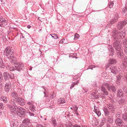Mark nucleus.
Segmentation results:
<instances>
[{"label": "nucleus", "instance_id": "obj_1", "mask_svg": "<svg viewBox=\"0 0 127 127\" xmlns=\"http://www.w3.org/2000/svg\"><path fill=\"white\" fill-rule=\"evenodd\" d=\"M112 36L113 37V46L115 48L117 56H123V53L121 49L122 45L121 44V40L119 39H122L125 38L126 32L124 31L122 32L118 31L114 28L112 31Z\"/></svg>", "mask_w": 127, "mask_h": 127}, {"label": "nucleus", "instance_id": "obj_2", "mask_svg": "<svg viewBox=\"0 0 127 127\" xmlns=\"http://www.w3.org/2000/svg\"><path fill=\"white\" fill-rule=\"evenodd\" d=\"M14 108L15 112L20 117H24L26 116L27 109L17 106H15Z\"/></svg>", "mask_w": 127, "mask_h": 127}, {"label": "nucleus", "instance_id": "obj_3", "mask_svg": "<svg viewBox=\"0 0 127 127\" xmlns=\"http://www.w3.org/2000/svg\"><path fill=\"white\" fill-rule=\"evenodd\" d=\"M103 85L106 86V87L107 88V90L109 91L114 93H116L117 90L113 85H110L108 83H103Z\"/></svg>", "mask_w": 127, "mask_h": 127}, {"label": "nucleus", "instance_id": "obj_4", "mask_svg": "<svg viewBox=\"0 0 127 127\" xmlns=\"http://www.w3.org/2000/svg\"><path fill=\"white\" fill-rule=\"evenodd\" d=\"M3 54L5 56L14 55V50L11 49L10 47H7L4 50Z\"/></svg>", "mask_w": 127, "mask_h": 127}, {"label": "nucleus", "instance_id": "obj_5", "mask_svg": "<svg viewBox=\"0 0 127 127\" xmlns=\"http://www.w3.org/2000/svg\"><path fill=\"white\" fill-rule=\"evenodd\" d=\"M107 106L110 112L111 113H115L116 107L115 105L112 103L107 104Z\"/></svg>", "mask_w": 127, "mask_h": 127}, {"label": "nucleus", "instance_id": "obj_6", "mask_svg": "<svg viewBox=\"0 0 127 127\" xmlns=\"http://www.w3.org/2000/svg\"><path fill=\"white\" fill-rule=\"evenodd\" d=\"M3 76L5 80H6L9 79H13L14 78V74H10L7 72H5L3 73Z\"/></svg>", "mask_w": 127, "mask_h": 127}, {"label": "nucleus", "instance_id": "obj_7", "mask_svg": "<svg viewBox=\"0 0 127 127\" xmlns=\"http://www.w3.org/2000/svg\"><path fill=\"white\" fill-rule=\"evenodd\" d=\"M14 66L16 70H18L19 71H21V70H22L24 67V64L21 62L15 63Z\"/></svg>", "mask_w": 127, "mask_h": 127}, {"label": "nucleus", "instance_id": "obj_8", "mask_svg": "<svg viewBox=\"0 0 127 127\" xmlns=\"http://www.w3.org/2000/svg\"><path fill=\"white\" fill-rule=\"evenodd\" d=\"M15 101L18 104L21 106H23L25 104V101L24 99L19 97L15 98Z\"/></svg>", "mask_w": 127, "mask_h": 127}, {"label": "nucleus", "instance_id": "obj_9", "mask_svg": "<svg viewBox=\"0 0 127 127\" xmlns=\"http://www.w3.org/2000/svg\"><path fill=\"white\" fill-rule=\"evenodd\" d=\"M115 122L117 126L121 127H123L125 125L122 119L119 118H117L115 120Z\"/></svg>", "mask_w": 127, "mask_h": 127}, {"label": "nucleus", "instance_id": "obj_10", "mask_svg": "<svg viewBox=\"0 0 127 127\" xmlns=\"http://www.w3.org/2000/svg\"><path fill=\"white\" fill-rule=\"evenodd\" d=\"M113 118L112 116H108L107 118V122L108 124H107V127H110L111 125L113 122Z\"/></svg>", "mask_w": 127, "mask_h": 127}, {"label": "nucleus", "instance_id": "obj_11", "mask_svg": "<svg viewBox=\"0 0 127 127\" xmlns=\"http://www.w3.org/2000/svg\"><path fill=\"white\" fill-rule=\"evenodd\" d=\"M25 33L24 34L25 35V39L28 42L32 43V38L31 37L30 34L28 33H27L25 31H23Z\"/></svg>", "mask_w": 127, "mask_h": 127}, {"label": "nucleus", "instance_id": "obj_12", "mask_svg": "<svg viewBox=\"0 0 127 127\" xmlns=\"http://www.w3.org/2000/svg\"><path fill=\"white\" fill-rule=\"evenodd\" d=\"M127 24V22L126 21H122L119 23L117 25V27L119 30H120L123 28L124 26Z\"/></svg>", "mask_w": 127, "mask_h": 127}, {"label": "nucleus", "instance_id": "obj_13", "mask_svg": "<svg viewBox=\"0 0 127 127\" xmlns=\"http://www.w3.org/2000/svg\"><path fill=\"white\" fill-rule=\"evenodd\" d=\"M109 53V56H113L114 55V49L112 46L109 45L107 47Z\"/></svg>", "mask_w": 127, "mask_h": 127}, {"label": "nucleus", "instance_id": "obj_14", "mask_svg": "<svg viewBox=\"0 0 127 127\" xmlns=\"http://www.w3.org/2000/svg\"><path fill=\"white\" fill-rule=\"evenodd\" d=\"M125 94L124 93L122 90H119L117 92V96L118 97H123L125 96Z\"/></svg>", "mask_w": 127, "mask_h": 127}, {"label": "nucleus", "instance_id": "obj_15", "mask_svg": "<svg viewBox=\"0 0 127 127\" xmlns=\"http://www.w3.org/2000/svg\"><path fill=\"white\" fill-rule=\"evenodd\" d=\"M10 84H11L9 83H6V84L4 86V89L5 90V92H6V93H8L9 92V90L10 88Z\"/></svg>", "mask_w": 127, "mask_h": 127}, {"label": "nucleus", "instance_id": "obj_16", "mask_svg": "<svg viewBox=\"0 0 127 127\" xmlns=\"http://www.w3.org/2000/svg\"><path fill=\"white\" fill-rule=\"evenodd\" d=\"M6 105L8 108L9 109L11 112L13 113L15 112V110L13 106L9 103L7 104Z\"/></svg>", "mask_w": 127, "mask_h": 127}, {"label": "nucleus", "instance_id": "obj_17", "mask_svg": "<svg viewBox=\"0 0 127 127\" xmlns=\"http://www.w3.org/2000/svg\"><path fill=\"white\" fill-rule=\"evenodd\" d=\"M10 126L11 127H18L17 122L15 120H13L10 123Z\"/></svg>", "mask_w": 127, "mask_h": 127}, {"label": "nucleus", "instance_id": "obj_18", "mask_svg": "<svg viewBox=\"0 0 127 127\" xmlns=\"http://www.w3.org/2000/svg\"><path fill=\"white\" fill-rule=\"evenodd\" d=\"M116 62V60L114 59H110L109 60V63L107 64L106 65V66L107 68L109 67V66H110V64H114Z\"/></svg>", "mask_w": 127, "mask_h": 127}, {"label": "nucleus", "instance_id": "obj_19", "mask_svg": "<svg viewBox=\"0 0 127 127\" xmlns=\"http://www.w3.org/2000/svg\"><path fill=\"white\" fill-rule=\"evenodd\" d=\"M118 18L119 17L117 15H114L113 16V19L110 21V22L111 24H112L115 23L116 22V20L118 19Z\"/></svg>", "mask_w": 127, "mask_h": 127}, {"label": "nucleus", "instance_id": "obj_20", "mask_svg": "<svg viewBox=\"0 0 127 127\" xmlns=\"http://www.w3.org/2000/svg\"><path fill=\"white\" fill-rule=\"evenodd\" d=\"M0 99L2 101L5 103H7L8 102V98L5 96H2L0 97Z\"/></svg>", "mask_w": 127, "mask_h": 127}, {"label": "nucleus", "instance_id": "obj_21", "mask_svg": "<svg viewBox=\"0 0 127 127\" xmlns=\"http://www.w3.org/2000/svg\"><path fill=\"white\" fill-rule=\"evenodd\" d=\"M7 58L10 60V62L12 63H15L16 61V58L13 56H6Z\"/></svg>", "mask_w": 127, "mask_h": 127}, {"label": "nucleus", "instance_id": "obj_22", "mask_svg": "<svg viewBox=\"0 0 127 127\" xmlns=\"http://www.w3.org/2000/svg\"><path fill=\"white\" fill-rule=\"evenodd\" d=\"M111 71L114 74H116L117 71L116 67L115 66H111L110 67Z\"/></svg>", "mask_w": 127, "mask_h": 127}, {"label": "nucleus", "instance_id": "obj_23", "mask_svg": "<svg viewBox=\"0 0 127 127\" xmlns=\"http://www.w3.org/2000/svg\"><path fill=\"white\" fill-rule=\"evenodd\" d=\"M127 67V62L124 61L122 63L121 65V68L122 69H124L126 68Z\"/></svg>", "mask_w": 127, "mask_h": 127}, {"label": "nucleus", "instance_id": "obj_24", "mask_svg": "<svg viewBox=\"0 0 127 127\" xmlns=\"http://www.w3.org/2000/svg\"><path fill=\"white\" fill-rule=\"evenodd\" d=\"M127 101L125 99H123L121 97V99L118 101V102L119 104L120 105H123L126 104Z\"/></svg>", "mask_w": 127, "mask_h": 127}, {"label": "nucleus", "instance_id": "obj_25", "mask_svg": "<svg viewBox=\"0 0 127 127\" xmlns=\"http://www.w3.org/2000/svg\"><path fill=\"white\" fill-rule=\"evenodd\" d=\"M23 125H28L30 123V121L29 119L25 118L23 121Z\"/></svg>", "mask_w": 127, "mask_h": 127}, {"label": "nucleus", "instance_id": "obj_26", "mask_svg": "<svg viewBox=\"0 0 127 127\" xmlns=\"http://www.w3.org/2000/svg\"><path fill=\"white\" fill-rule=\"evenodd\" d=\"M96 93H94L91 94V97L92 98H94L95 99H97L99 98V95H95Z\"/></svg>", "mask_w": 127, "mask_h": 127}, {"label": "nucleus", "instance_id": "obj_27", "mask_svg": "<svg viewBox=\"0 0 127 127\" xmlns=\"http://www.w3.org/2000/svg\"><path fill=\"white\" fill-rule=\"evenodd\" d=\"M122 14L126 15L127 14V6H125V7L124 8L122 11Z\"/></svg>", "mask_w": 127, "mask_h": 127}, {"label": "nucleus", "instance_id": "obj_28", "mask_svg": "<svg viewBox=\"0 0 127 127\" xmlns=\"http://www.w3.org/2000/svg\"><path fill=\"white\" fill-rule=\"evenodd\" d=\"M65 103V102L64 99L62 98L59 99L58 101V103L59 104H63Z\"/></svg>", "mask_w": 127, "mask_h": 127}, {"label": "nucleus", "instance_id": "obj_29", "mask_svg": "<svg viewBox=\"0 0 127 127\" xmlns=\"http://www.w3.org/2000/svg\"><path fill=\"white\" fill-rule=\"evenodd\" d=\"M122 119L126 122H127V113H125L122 115Z\"/></svg>", "mask_w": 127, "mask_h": 127}, {"label": "nucleus", "instance_id": "obj_30", "mask_svg": "<svg viewBox=\"0 0 127 127\" xmlns=\"http://www.w3.org/2000/svg\"><path fill=\"white\" fill-rule=\"evenodd\" d=\"M122 79L124 81L127 83V73H125L123 75Z\"/></svg>", "mask_w": 127, "mask_h": 127}, {"label": "nucleus", "instance_id": "obj_31", "mask_svg": "<svg viewBox=\"0 0 127 127\" xmlns=\"http://www.w3.org/2000/svg\"><path fill=\"white\" fill-rule=\"evenodd\" d=\"M73 107L74 108V111L75 112V114H76V115L77 116H79V113H77V110L78 108V107H77V106L76 105L74 107Z\"/></svg>", "mask_w": 127, "mask_h": 127}, {"label": "nucleus", "instance_id": "obj_32", "mask_svg": "<svg viewBox=\"0 0 127 127\" xmlns=\"http://www.w3.org/2000/svg\"><path fill=\"white\" fill-rule=\"evenodd\" d=\"M79 83V81L77 80L76 81L73 83L72 84L70 87V89H71L72 88L74 87L76 85H77L78 83Z\"/></svg>", "mask_w": 127, "mask_h": 127}, {"label": "nucleus", "instance_id": "obj_33", "mask_svg": "<svg viewBox=\"0 0 127 127\" xmlns=\"http://www.w3.org/2000/svg\"><path fill=\"white\" fill-rule=\"evenodd\" d=\"M5 66V65L4 63H3L2 59L1 58H0V67L1 68H3Z\"/></svg>", "mask_w": 127, "mask_h": 127}, {"label": "nucleus", "instance_id": "obj_34", "mask_svg": "<svg viewBox=\"0 0 127 127\" xmlns=\"http://www.w3.org/2000/svg\"><path fill=\"white\" fill-rule=\"evenodd\" d=\"M51 37L54 39H59V38L57 36V34H50Z\"/></svg>", "mask_w": 127, "mask_h": 127}, {"label": "nucleus", "instance_id": "obj_35", "mask_svg": "<svg viewBox=\"0 0 127 127\" xmlns=\"http://www.w3.org/2000/svg\"><path fill=\"white\" fill-rule=\"evenodd\" d=\"M122 43L124 45L123 46V47H124V46H126V45H127V38L124 39L122 41Z\"/></svg>", "mask_w": 127, "mask_h": 127}, {"label": "nucleus", "instance_id": "obj_36", "mask_svg": "<svg viewBox=\"0 0 127 127\" xmlns=\"http://www.w3.org/2000/svg\"><path fill=\"white\" fill-rule=\"evenodd\" d=\"M30 109L32 112H34L35 111L34 106L33 105H32L30 106Z\"/></svg>", "mask_w": 127, "mask_h": 127}, {"label": "nucleus", "instance_id": "obj_37", "mask_svg": "<svg viewBox=\"0 0 127 127\" xmlns=\"http://www.w3.org/2000/svg\"><path fill=\"white\" fill-rule=\"evenodd\" d=\"M114 4V3L113 1H110L109 2L108 5L109 7L110 8H112Z\"/></svg>", "mask_w": 127, "mask_h": 127}, {"label": "nucleus", "instance_id": "obj_38", "mask_svg": "<svg viewBox=\"0 0 127 127\" xmlns=\"http://www.w3.org/2000/svg\"><path fill=\"white\" fill-rule=\"evenodd\" d=\"M11 95L12 97H17L18 96L17 94L15 92H13L11 93Z\"/></svg>", "mask_w": 127, "mask_h": 127}, {"label": "nucleus", "instance_id": "obj_39", "mask_svg": "<svg viewBox=\"0 0 127 127\" xmlns=\"http://www.w3.org/2000/svg\"><path fill=\"white\" fill-rule=\"evenodd\" d=\"M104 113L105 115H109L110 114V112L107 109H106L104 110Z\"/></svg>", "mask_w": 127, "mask_h": 127}, {"label": "nucleus", "instance_id": "obj_40", "mask_svg": "<svg viewBox=\"0 0 127 127\" xmlns=\"http://www.w3.org/2000/svg\"><path fill=\"white\" fill-rule=\"evenodd\" d=\"M122 76L120 75H118L117 76V81H120L122 78Z\"/></svg>", "mask_w": 127, "mask_h": 127}, {"label": "nucleus", "instance_id": "obj_41", "mask_svg": "<svg viewBox=\"0 0 127 127\" xmlns=\"http://www.w3.org/2000/svg\"><path fill=\"white\" fill-rule=\"evenodd\" d=\"M79 35L77 33L75 34L74 39L75 40H77V39L79 38Z\"/></svg>", "mask_w": 127, "mask_h": 127}, {"label": "nucleus", "instance_id": "obj_42", "mask_svg": "<svg viewBox=\"0 0 127 127\" xmlns=\"http://www.w3.org/2000/svg\"><path fill=\"white\" fill-rule=\"evenodd\" d=\"M122 115H121V113L119 112H117L116 114V116L117 117H118V118H121V116H122Z\"/></svg>", "mask_w": 127, "mask_h": 127}, {"label": "nucleus", "instance_id": "obj_43", "mask_svg": "<svg viewBox=\"0 0 127 127\" xmlns=\"http://www.w3.org/2000/svg\"><path fill=\"white\" fill-rule=\"evenodd\" d=\"M27 113H29V115L30 116H34V114L33 113L31 112L29 110L27 109Z\"/></svg>", "mask_w": 127, "mask_h": 127}, {"label": "nucleus", "instance_id": "obj_44", "mask_svg": "<svg viewBox=\"0 0 127 127\" xmlns=\"http://www.w3.org/2000/svg\"><path fill=\"white\" fill-rule=\"evenodd\" d=\"M56 96V94L55 93H53V94L51 95L50 96V98L51 99H53Z\"/></svg>", "mask_w": 127, "mask_h": 127}, {"label": "nucleus", "instance_id": "obj_45", "mask_svg": "<svg viewBox=\"0 0 127 127\" xmlns=\"http://www.w3.org/2000/svg\"><path fill=\"white\" fill-rule=\"evenodd\" d=\"M51 121L53 123V125L54 126H55L57 124L56 123V120L54 118H52Z\"/></svg>", "mask_w": 127, "mask_h": 127}, {"label": "nucleus", "instance_id": "obj_46", "mask_svg": "<svg viewBox=\"0 0 127 127\" xmlns=\"http://www.w3.org/2000/svg\"><path fill=\"white\" fill-rule=\"evenodd\" d=\"M9 70L10 71H13L16 70V68H14V67L13 66H11L9 68Z\"/></svg>", "mask_w": 127, "mask_h": 127}, {"label": "nucleus", "instance_id": "obj_47", "mask_svg": "<svg viewBox=\"0 0 127 127\" xmlns=\"http://www.w3.org/2000/svg\"><path fill=\"white\" fill-rule=\"evenodd\" d=\"M95 67V65H91L89 66L88 68L89 69H90L92 70L93 68Z\"/></svg>", "mask_w": 127, "mask_h": 127}, {"label": "nucleus", "instance_id": "obj_48", "mask_svg": "<svg viewBox=\"0 0 127 127\" xmlns=\"http://www.w3.org/2000/svg\"><path fill=\"white\" fill-rule=\"evenodd\" d=\"M99 97L102 98V99H105V96L103 94H101L100 95H99Z\"/></svg>", "mask_w": 127, "mask_h": 127}, {"label": "nucleus", "instance_id": "obj_49", "mask_svg": "<svg viewBox=\"0 0 127 127\" xmlns=\"http://www.w3.org/2000/svg\"><path fill=\"white\" fill-rule=\"evenodd\" d=\"M124 49L125 51L126 54L127 55V45L124 46Z\"/></svg>", "mask_w": 127, "mask_h": 127}, {"label": "nucleus", "instance_id": "obj_50", "mask_svg": "<svg viewBox=\"0 0 127 127\" xmlns=\"http://www.w3.org/2000/svg\"><path fill=\"white\" fill-rule=\"evenodd\" d=\"M62 44H66L67 43L66 42H65V39H64V38H63L62 39Z\"/></svg>", "mask_w": 127, "mask_h": 127}, {"label": "nucleus", "instance_id": "obj_51", "mask_svg": "<svg viewBox=\"0 0 127 127\" xmlns=\"http://www.w3.org/2000/svg\"><path fill=\"white\" fill-rule=\"evenodd\" d=\"M96 114L98 116H100L101 114V113L100 111L99 110H98L96 112Z\"/></svg>", "mask_w": 127, "mask_h": 127}, {"label": "nucleus", "instance_id": "obj_52", "mask_svg": "<svg viewBox=\"0 0 127 127\" xmlns=\"http://www.w3.org/2000/svg\"><path fill=\"white\" fill-rule=\"evenodd\" d=\"M4 105L1 103H0V108L3 110L4 109Z\"/></svg>", "mask_w": 127, "mask_h": 127}, {"label": "nucleus", "instance_id": "obj_53", "mask_svg": "<svg viewBox=\"0 0 127 127\" xmlns=\"http://www.w3.org/2000/svg\"><path fill=\"white\" fill-rule=\"evenodd\" d=\"M15 102H16L15 101L14 102L13 101H11L10 102L11 104H13V106L14 107L15 106H17V105H16Z\"/></svg>", "mask_w": 127, "mask_h": 127}, {"label": "nucleus", "instance_id": "obj_54", "mask_svg": "<svg viewBox=\"0 0 127 127\" xmlns=\"http://www.w3.org/2000/svg\"><path fill=\"white\" fill-rule=\"evenodd\" d=\"M105 87L103 85V86H102L101 87V91L102 92L104 91H105L106 89H105V88L104 87Z\"/></svg>", "mask_w": 127, "mask_h": 127}, {"label": "nucleus", "instance_id": "obj_55", "mask_svg": "<svg viewBox=\"0 0 127 127\" xmlns=\"http://www.w3.org/2000/svg\"><path fill=\"white\" fill-rule=\"evenodd\" d=\"M1 23L3 24V25H6L7 24V21L6 20H5L3 22V23L1 22Z\"/></svg>", "mask_w": 127, "mask_h": 127}, {"label": "nucleus", "instance_id": "obj_56", "mask_svg": "<svg viewBox=\"0 0 127 127\" xmlns=\"http://www.w3.org/2000/svg\"><path fill=\"white\" fill-rule=\"evenodd\" d=\"M102 76L103 77H106L107 76V73H106L105 72H103L102 73Z\"/></svg>", "mask_w": 127, "mask_h": 127}, {"label": "nucleus", "instance_id": "obj_57", "mask_svg": "<svg viewBox=\"0 0 127 127\" xmlns=\"http://www.w3.org/2000/svg\"><path fill=\"white\" fill-rule=\"evenodd\" d=\"M110 24H111V23L110 22V23H109L108 24H107L106 26V27L107 28H110L111 26V25H110ZM112 24H111L112 25Z\"/></svg>", "mask_w": 127, "mask_h": 127}, {"label": "nucleus", "instance_id": "obj_58", "mask_svg": "<svg viewBox=\"0 0 127 127\" xmlns=\"http://www.w3.org/2000/svg\"><path fill=\"white\" fill-rule=\"evenodd\" d=\"M21 35L20 36V37L22 36V38H24L25 37V34L23 33H21Z\"/></svg>", "mask_w": 127, "mask_h": 127}, {"label": "nucleus", "instance_id": "obj_59", "mask_svg": "<svg viewBox=\"0 0 127 127\" xmlns=\"http://www.w3.org/2000/svg\"><path fill=\"white\" fill-rule=\"evenodd\" d=\"M3 77L1 73H0V82L2 81V80Z\"/></svg>", "mask_w": 127, "mask_h": 127}, {"label": "nucleus", "instance_id": "obj_60", "mask_svg": "<svg viewBox=\"0 0 127 127\" xmlns=\"http://www.w3.org/2000/svg\"><path fill=\"white\" fill-rule=\"evenodd\" d=\"M103 93L106 95H108V93L107 92V91L106 90H105V91H104L103 92H102Z\"/></svg>", "mask_w": 127, "mask_h": 127}, {"label": "nucleus", "instance_id": "obj_61", "mask_svg": "<svg viewBox=\"0 0 127 127\" xmlns=\"http://www.w3.org/2000/svg\"><path fill=\"white\" fill-rule=\"evenodd\" d=\"M106 120L105 119V118L103 119L102 120L101 122L102 123H105V121H106Z\"/></svg>", "mask_w": 127, "mask_h": 127}, {"label": "nucleus", "instance_id": "obj_62", "mask_svg": "<svg viewBox=\"0 0 127 127\" xmlns=\"http://www.w3.org/2000/svg\"><path fill=\"white\" fill-rule=\"evenodd\" d=\"M27 104L29 105H32V102H27Z\"/></svg>", "mask_w": 127, "mask_h": 127}, {"label": "nucleus", "instance_id": "obj_63", "mask_svg": "<svg viewBox=\"0 0 127 127\" xmlns=\"http://www.w3.org/2000/svg\"><path fill=\"white\" fill-rule=\"evenodd\" d=\"M42 125L41 124H37L36 125V127H41Z\"/></svg>", "mask_w": 127, "mask_h": 127}, {"label": "nucleus", "instance_id": "obj_64", "mask_svg": "<svg viewBox=\"0 0 127 127\" xmlns=\"http://www.w3.org/2000/svg\"><path fill=\"white\" fill-rule=\"evenodd\" d=\"M73 127H81L80 126H78V125L76 124L73 126Z\"/></svg>", "mask_w": 127, "mask_h": 127}]
</instances>
